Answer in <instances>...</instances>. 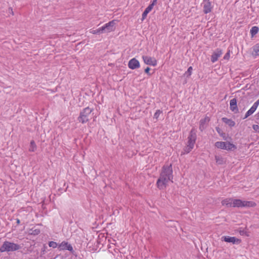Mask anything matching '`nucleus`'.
I'll use <instances>...</instances> for the list:
<instances>
[{"label": "nucleus", "instance_id": "obj_1", "mask_svg": "<svg viewBox=\"0 0 259 259\" xmlns=\"http://www.w3.org/2000/svg\"><path fill=\"white\" fill-rule=\"evenodd\" d=\"M172 179L171 164L164 165L162 168L159 178L156 183L157 187L160 190L165 189L169 181L172 182Z\"/></svg>", "mask_w": 259, "mask_h": 259}, {"label": "nucleus", "instance_id": "obj_2", "mask_svg": "<svg viewBox=\"0 0 259 259\" xmlns=\"http://www.w3.org/2000/svg\"><path fill=\"white\" fill-rule=\"evenodd\" d=\"M21 248V245L18 244L6 241L1 246L0 251L2 252L15 251L20 249Z\"/></svg>", "mask_w": 259, "mask_h": 259}, {"label": "nucleus", "instance_id": "obj_3", "mask_svg": "<svg viewBox=\"0 0 259 259\" xmlns=\"http://www.w3.org/2000/svg\"><path fill=\"white\" fill-rule=\"evenodd\" d=\"M92 111L93 109L89 107L83 109L80 112L79 116L77 118L78 121L82 123H85L89 121L93 116Z\"/></svg>", "mask_w": 259, "mask_h": 259}, {"label": "nucleus", "instance_id": "obj_4", "mask_svg": "<svg viewBox=\"0 0 259 259\" xmlns=\"http://www.w3.org/2000/svg\"><path fill=\"white\" fill-rule=\"evenodd\" d=\"M232 204L233 207H253L256 205L253 201H243L237 199H233Z\"/></svg>", "mask_w": 259, "mask_h": 259}, {"label": "nucleus", "instance_id": "obj_5", "mask_svg": "<svg viewBox=\"0 0 259 259\" xmlns=\"http://www.w3.org/2000/svg\"><path fill=\"white\" fill-rule=\"evenodd\" d=\"M116 20H113L105 24L102 27L103 33H109L113 31L115 29Z\"/></svg>", "mask_w": 259, "mask_h": 259}, {"label": "nucleus", "instance_id": "obj_6", "mask_svg": "<svg viewBox=\"0 0 259 259\" xmlns=\"http://www.w3.org/2000/svg\"><path fill=\"white\" fill-rule=\"evenodd\" d=\"M196 131L195 128H192L188 138L187 145L194 147V144L196 140Z\"/></svg>", "mask_w": 259, "mask_h": 259}, {"label": "nucleus", "instance_id": "obj_7", "mask_svg": "<svg viewBox=\"0 0 259 259\" xmlns=\"http://www.w3.org/2000/svg\"><path fill=\"white\" fill-rule=\"evenodd\" d=\"M222 241H224L226 242L231 243L233 244H239L241 242V240L235 237H230L229 236H222L221 238Z\"/></svg>", "mask_w": 259, "mask_h": 259}, {"label": "nucleus", "instance_id": "obj_8", "mask_svg": "<svg viewBox=\"0 0 259 259\" xmlns=\"http://www.w3.org/2000/svg\"><path fill=\"white\" fill-rule=\"evenodd\" d=\"M259 105V99L257 100L252 106V107L246 112L243 119L247 118L250 115H252L256 110L258 106Z\"/></svg>", "mask_w": 259, "mask_h": 259}, {"label": "nucleus", "instance_id": "obj_9", "mask_svg": "<svg viewBox=\"0 0 259 259\" xmlns=\"http://www.w3.org/2000/svg\"><path fill=\"white\" fill-rule=\"evenodd\" d=\"M58 247L60 250H68L71 252L73 251V249L71 245L65 241H63L58 245Z\"/></svg>", "mask_w": 259, "mask_h": 259}, {"label": "nucleus", "instance_id": "obj_10", "mask_svg": "<svg viewBox=\"0 0 259 259\" xmlns=\"http://www.w3.org/2000/svg\"><path fill=\"white\" fill-rule=\"evenodd\" d=\"M222 51L219 49H217L212 54L211 61L212 63L217 61L218 58L222 55Z\"/></svg>", "mask_w": 259, "mask_h": 259}, {"label": "nucleus", "instance_id": "obj_11", "mask_svg": "<svg viewBox=\"0 0 259 259\" xmlns=\"http://www.w3.org/2000/svg\"><path fill=\"white\" fill-rule=\"evenodd\" d=\"M143 59L146 65H156L157 61L154 58L145 56H143Z\"/></svg>", "mask_w": 259, "mask_h": 259}, {"label": "nucleus", "instance_id": "obj_12", "mask_svg": "<svg viewBox=\"0 0 259 259\" xmlns=\"http://www.w3.org/2000/svg\"><path fill=\"white\" fill-rule=\"evenodd\" d=\"M230 110L234 113H238L239 112L237 105V100L233 98L230 100Z\"/></svg>", "mask_w": 259, "mask_h": 259}, {"label": "nucleus", "instance_id": "obj_13", "mask_svg": "<svg viewBox=\"0 0 259 259\" xmlns=\"http://www.w3.org/2000/svg\"><path fill=\"white\" fill-rule=\"evenodd\" d=\"M209 121V119L208 117H205V118L201 119L200 120L199 130L201 131H203L204 129L206 128L207 124Z\"/></svg>", "mask_w": 259, "mask_h": 259}, {"label": "nucleus", "instance_id": "obj_14", "mask_svg": "<svg viewBox=\"0 0 259 259\" xmlns=\"http://www.w3.org/2000/svg\"><path fill=\"white\" fill-rule=\"evenodd\" d=\"M203 12L205 14H207L211 11L212 6L210 2L203 3Z\"/></svg>", "mask_w": 259, "mask_h": 259}, {"label": "nucleus", "instance_id": "obj_15", "mask_svg": "<svg viewBox=\"0 0 259 259\" xmlns=\"http://www.w3.org/2000/svg\"><path fill=\"white\" fill-rule=\"evenodd\" d=\"M233 200L232 198H226L222 201V204L227 207H233Z\"/></svg>", "mask_w": 259, "mask_h": 259}, {"label": "nucleus", "instance_id": "obj_16", "mask_svg": "<svg viewBox=\"0 0 259 259\" xmlns=\"http://www.w3.org/2000/svg\"><path fill=\"white\" fill-rule=\"evenodd\" d=\"M222 121L230 127H233L235 124V122L233 120L231 119H228L226 117H223L222 118Z\"/></svg>", "mask_w": 259, "mask_h": 259}, {"label": "nucleus", "instance_id": "obj_17", "mask_svg": "<svg viewBox=\"0 0 259 259\" xmlns=\"http://www.w3.org/2000/svg\"><path fill=\"white\" fill-rule=\"evenodd\" d=\"M193 146L187 144L183 149V150L182 151L181 154H186L189 153L193 149Z\"/></svg>", "mask_w": 259, "mask_h": 259}, {"label": "nucleus", "instance_id": "obj_18", "mask_svg": "<svg viewBox=\"0 0 259 259\" xmlns=\"http://www.w3.org/2000/svg\"><path fill=\"white\" fill-rule=\"evenodd\" d=\"M226 142H217L215 143V146L218 148L225 150Z\"/></svg>", "mask_w": 259, "mask_h": 259}, {"label": "nucleus", "instance_id": "obj_19", "mask_svg": "<svg viewBox=\"0 0 259 259\" xmlns=\"http://www.w3.org/2000/svg\"><path fill=\"white\" fill-rule=\"evenodd\" d=\"M226 148H225V150H233L236 149V146L230 142H226Z\"/></svg>", "mask_w": 259, "mask_h": 259}, {"label": "nucleus", "instance_id": "obj_20", "mask_svg": "<svg viewBox=\"0 0 259 259\" xmlns=\"http://www.w3.org/2000/svg\"><path fill=\"white\" fill-rule=\"evenodd\" d=\"M230 57V50H228L227 52L226 53V54L224 55L223 59L222 60V61H223V63H226L229 59Z\"/></svg>", "mask_w": 259, "mask_h": 259}, {"label": "nucleus", "instance_id": "obj_21", "mask_svg": "<svg viewBox=\"0 0 259 259\" xmlns=\"http://www.w3.org/2000/svg\"><path fill=\"white\" fill-rule=\"evenodd\" d=\"M36 149V145L34 141H31L30 143L29 151L30 152H34Z\"/></svg>", "mask_w": 259, "mask_h": 259}, {"label": "nucleus", "instance_id": "obj_22", "mask_svg": "<svg viewBox=\"0 0 259 259\" xmlns=\"http://www.w3.org/2000/svg\"><path fill=\"white\" fill-rule=\"evenodd\" d=\"M252 55L255 56H259V45H255L252 48Z\"/></svg>", "mask_w": 259, "mask_h": 259}, {"label": "nucleus", "instance_id": "obj_23", "mask_svg": "<svg viewBox=\"0 0 259 259\" xmlns=\"http://www.w3.org/2000/svg\"><path fill=\"white\" fill-rule=\"evenodd\" d=\"M258 32V28L257 26H253L251 28L250 30V33L251 34V36L253 37Z\"/></svg>", "mask_w": 259, "mask_h": 259}, {"label": "nucleus", "instance_id": "obj_24", "mask_svg": "<svg viewBox=\"0 0 259 259\" xmlns=\"http://www.w3.org/2000/svg\"><path fill=\"white\" fill-rule=\"evenodd\" d=\"M91 32L92 33L95 34H100L103 33L102 29V27L100 28H99L98 29H95V30H92Z\"/></svg>", "mask_w": 259, "mask_h": 259}, {"label": "nucleus", "instance_id": "obj_25", "mask_svg": "<svg viewBox=\"0 0 259 259\" xmlns=\"http://www.w3.org/2000/svg\"><path fill=\"white\" fill-rule=\"evenodd\" d=\"M151 11V10L148 7L145 10L142 14V20H144L147 17V14Z\"/></svg>", "mask_w": 259, "mask_h": 259}, {"label": "nucleus", "instance_id": "obj_26", "mask_svg": "<svg viewBox=\"0 0 259 259\" xmlns=\"http://www.w3.org/2000/svg\"><path fill=\"white\" fill-rule=\"evenodd\" d=\"M192 70H193V68L192 67V66H190L187 70V71H186L185 74H184V75L185 76H186L187 77H189L191 75V73H192Z\"/></svg>", "mask_w": 259, "mask_h": 259}, {"label": "nucleus", "instance_id": "obj_27", "mask_svg": "<svg viewBox=\"0 0 259 259\" xmlns=\"http://www.w3.org/2000/svg\"><path fill=\"white\" fill-rule=\"evenodd\" d=\"M128 65H140L139 61L135 58L131 59L128 63Z\"/></svg>", "mask_w": 259, "mask_h": 259}, {"label": "nucleus", "instance_id": "obj_28", "mask_svg": "<svg viewBox=\"0 0 259 259\" xmlns=\"http://www.w3.org/2000/svg\"><path fill=\"white\" fill-rule=\"evenodd\" d=\"M215 159L217 162L219 164H222L223 163V159L220 156H215Z\"/></svg>", "mask_w": 259, "mask_h": 259}, {"label": "nucleus", "instance_id": "obj_29", "mask_svg": "<svg viewBox=\"0 0 259 259\" xmlns=\"http://www.w3.org/2000/svg\"><path fill=\"white\" fill-rule=\"evenodd\" d=\"M49 245L50 247H53L54 248H55L58 246L57 243L54 241L49 242Z\"/></svg>", "mask_w": 259, "mask_h": 259}, {"label": "nucleus", "instance_id": "obj_30", "mask_svg": "<svg viewBox=\"0 0 259 259\" xmlns=\"http://www.w3.org/2000/svg\"><path fill=\"white\" fill-rule=\"evenodd\" d=\"M162 113V111L160 110H157L154 114V118L157 119L159 117V115Z\"/></svg>", "mask_w": 259, "mask_h": 259}, {"label": "nucleus", "instance_id": "obj_31", "mask_svg": "<svg viewBox=\"0 0 259 259\" xmlns=\"http://www.w3.org/2000/svg\"><path fill=\"white\" fill-rule=\"evenodd\" d=\"M40 233V231L38 229H35L33 230L32 232L30 233V234L36 235Z\"/></svg>", "mask_w": 259, "mask_h": 259}, {"label": "nucleus", "instance_id": "obj_32", "mask_svg": "<svg viewBox=\"0 0 259 259\" xmlns=\"http://www.w3.org/2000/svg\"><path fill=\"white\" fill-rule=\"evenodd\" d=\"M252 128L255 131H259V126L258 125H256V124H254L252 126Z\"/></svg>", "mask_w": 259, "mask_h": 259}, {"label": "nucleus", "instance_id": "obj_33", "mask_svg": "<svg viewBox=\"0 0 259 259\" xmlns=\"http://www.w3.org/2000/svg\"><path fill=\"white\" fill-rule=\"evenodd\" d=\"M140 66H128L129 68L132 69H135L139 68Z\"/></svg>", "mask_w": 259, "mask_h": 259}, {"label": "nucleus", "instance_id": "obj_34", "mask_svg": "<svg viewBox=\"0 0 259 259\" xmlns=\"http://www.w3.org/2000/svg\"><path fill=\"white\" fill-rule=\"evenodd\" d=\"M150 68L149 67H147L145 69V73H146L147 74H149V75H150L151 73H149V71H150Z\"/></svg>", "mask_w": 259, "mask_h": 259}, {"label": "nucleus", "instance_id": "obj_35", "mask_svg": "<svg viewBox=\"0 0 259 259\" xmlns=\"http://www.w3.org/2000/svg\"><path fill=\"white\" fill-rule=\"evenodd\" d=\"M155 5L154 4H151L148 7V8L149 9H150L151 10L153 9V6H154Z\"/></svg>", "mask_w": 259, "mask_h": 259}, {"label": "nucleus", "instance_id": "obj_36", "mask_svg": "<svg viewBox=\"0 0 259 259\" xmlns=\"http://www.w3.org/2000/svg\"><path fill=\"white\" fill-rule=\"evenodd\" d=\"M216 130L218 132V133L220 134L221 130L219 127H217Z\"/></svg>", "mask_w": 259, "mask_h": 259}, {"label": "nucleus", "instance_id": "obj_37", "mask_svg": "<svg viewBox=\"0 0 259 259\" xmlns=\"http://www.w3.org/2000/svg\"><path fill=\"white\" fill-rule=\"evenodd\" d=\"M16 223H17V224H19L20 223V220H19V219H16Z\"/></svg>", "mask_w": 259, "mask_h": 259}, {"label": "nucleus", "instance_id": "obj_38", "mask_svg": "<svg viewBox=\"0 0 259 259\" xmlns=\"http://www.w3.org/2000/svg\"><path fill=\"white\" fill-rule=\"evenodd\" d=\"M157 0H153V1H152V4H154V5H155V4H156V3H157Z\"/></svg>", "mask_w": 259, "mask_h": 259}, {"label": "nucleus", "instance_id": "obj_39", "mask_svg": "<svg viewBox=\"0 0 259 259\" xmlns=\"http://www.w3.org/2000/svg\"><path fill=\"white\" fill-rule=\"evenodd\" d=\"M241 104H242L241 102H239V104H238L240 108H241L242 107Z\"/></svg>", "mask_w": 259, "mask_h": 259}, {"label": "nucleus", "instance_id": "obj_40", "mask_svg": "<svg viewBox=\"0 0 259 259\" xmlns=\"http://www.w3.org/2000/svg\"><path fill=\"white\" fill-rule=\"evenodd\" d=\"M209 2V0H203V3Z\"/></svg>", "mask_w": 259, "mask_h": 259}, {"label": "nucleus", "instance_id": "obj_41", "mask_svg": "<svg viewBox=\"0 0 259 259\" xmlns=\"http://www.w3.org/2000/svg\"><path fill=\"white\" fill-rule=\"evenodd\" d=\"M242 107H243L242 109L244 110L245 109V106L244 105H243Z\"/></svg>", "mask_w": 259, "mask_h": 259}]
</instances>
